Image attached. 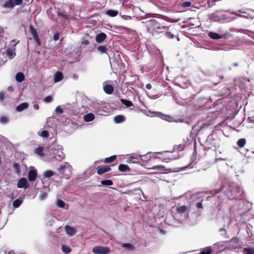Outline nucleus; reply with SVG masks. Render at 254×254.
I'll use <instances>...</instances> for the list:
<instances>
[{
	"label": "nucleus",
	"mask_w": 254,
	"mask_h": 254,
	"mask_svg": "<svg viewBox=\"0 0 254 254\" xmlns=\"http://www.w3.org/2000/svg\"><path fill=\"white\" fill-rule=\"evenodd\" d=\"M244 254H254V249L251 248H245L243 249Z\"/></svg>",
	"instance_id": "obj_35"
},
{
	"label": "nucleus",
	"mask_w": 254,
	"mask_h": 254,
	"mask_svg": "<svg viewBox=\"0 0 254 254\" xmlns=\"http://www.w3.org/2000/svg\"><path fill=\"white\" fill-rule=\"evenodd\" d=\"M219 232L220 233V235L224 238H228L227 231L226 230V229H225V225H224L223 227L220 228L219 229Z\"/></svg>",
	"instance_id": "obj_29"
},
{
	"label": "nucleus",
	"mask_w": 254,
	"mask_h": 254,
	"mask_svg": "<svg viewBox=\"0 0 254 254\" xmlns=\"http://www.w3.org/2000/svg\"><path fill=\"white\" fill-rule=\"evenodd\" d=\"M231 13L232 14H233L236 15H237V16H241V15L240 14H239V13H236V12H231Z\"/></svg>",
	"instance_id": "obj_63"
},
{
	"label": "nucleus",
	"mask_w": 254,
	"mask_h": 254,
	"mask_svg": "<svg viewBox=\"0 0 254 254\" xmlns=\"http://www.w3.org/2000/svg\"><path fill=\"white\" fill-rule=\"evenodd\" d=\"M50 155L53 159L61 161L65 157V154L63 152V148L61 145H55L50 150Z\"/></svg>",
	"instance_id": "obj_3"
},
{
	"label": "nucleus",
	"mask_w": 254,
	"mask_h": 254,
	"mask_svg": "<svg viewBox=\"0 0 254 254\" xmlns=\"http://www.w3.org/2000/svg\"><path fill=\"white\" fill-rule=\"evenodd\" d=\"M118 169L120 171L125 172L127 171H129V167L126 164H121L119 165Z\"/></svg>",
	"instance_id": "obj_25"
},
{
	"label": "nucleus",
	"mask_w": 254,
	"mask_h": 254,
	"mask_svg": "<svg viewBox=\"0 0 254 254\" xmlns=\"http://www.w3.org/2000/svg\"><path fill=\"white\" fill-rule=\"evenodd\" d=\"M59 34L58 33H55L53 36V39L55 41H57L59 39Z\"/></svg>",
	"instance_id": "obj_57"
},
{
	"label": "nucleus",
	"mask_w": 254,
	"mask_h": 254,
	"mask_svg": "<svg viewBox=\"0 0 254 254\" xmlns=\"http://www.w3.org/2000/svg\"><path fill=\"white\" fill-rule=\"evenodd\" d=\"M29 31L31 34L32 35L33 38L34 39L35 42L36 43L37 46H40L41 41L39 38L37 31L31 25L29 26Z\"/></svg>",
	"instance_id": "obj_9"
},
{
	"label": "nucleus",
	"mask_w": 254,
	"mask_h": 254,
	"mask_svg": "<svg viewBox=\"0 0 254 254\" xmlns=\"http://www.w3.org/2000/svg\"><path fill=\"white\" fill-rule=\"evenodd\" d=\"M230 243L234 244L235 247L239 246V239L236 237L233 238L229 242Z\"/></svg>",
	"instance_id": "obj_38"
},
{
	"label": "nucleus",
	"mask_w": 254,
	"mask_h": 254,
	"mask_svg": "<svg viewBox=\"0 0 254 254\" xmlns=\"http://www.w3.org/2000/svg\"><path fill=\"white\" fill-rule=\"evenodd\" d=\"M229 16L226 14L218 15L216 13H213L210 16V20L214 22H223L224 21L228 19Z\"/></svg>",
	"instance_id": "obj_7"
},
{
	"label": "nucleus",
	"mask_w": 254,
	"mask_h": 254,
	"mask_svg": "<svg viewBox=\"0 0 254 254\" xmlns=\"http://www.w3.org/2000/svg\"><path fill=\"white\" fill-rule=\"evenodd\" d=\"M224 160H226V159L218 157V152L217 151H216V157H215V159L214 160V163H216L218 161H224Z\"/></svg>",
	"instance_id": "obj_52"
},
{
	"label": "nucleus",
	"mask_w": 254,
	"mask_h": 254,
	"mask_svg": "<svg viewBox=\"0 0 254 254\" xmlns=\"http://www.w3.org/2000/svg\"><path fill=\"white\" fill-rule=\"evenodd\" d=\"M161 118L169 122H172L174 121L173 118L169 116L163 115Z\"/></svg>",
	"instance_id": "obj_42"
},
{
	"label": "nucleus",
	"mask_w": 254,
	"mask_h": 254,
	"mask_svg": "<svg viewBox=\"0 0 254 254\" xmlns=\"http://www.w3.org/2000/svg\"><path fill=\"white\" fill-rule=\"evenodd\" d=\"M57 16L61 20V21L60 22V23H64L68 19V15L64 14L61 11H58L57 12Z\"/></svg>",
	"instance_id": "obj_13"
},
{
	"label": "nucleus",
	"mask_w": 254,
	"mask_h": 254,
	"mask_svg": "<svg viewBox=\"0 0 254 254\" xmlns=\"http://www.w3.org/2000/svg\"><path fill=\"white\" fill-rule=\"evenodd\" d=\"M47 196V194L46 192H43L40 195V199L41 200H44Z\"/></svg>",
	"instance_id": "obj_54"
},
{
	"label": "nucleus",
	"mask_w": 254,
	"mask_h": 254,
	"mask_svg": "<svg viewBox=\"0 0 254 254\" xmlns=\"http://www.w3.org/2000/svg\"><path fill=\"white\" fill-rule=\"evenodd\" d=\"M165 32V35H166V36L169 38V39H173L174 38V35L173 34H172L171 33L169 32H167L166 31V30Z\"/></svg>",
	"instance_id": "obj_51"
},
{
	"label": "nucleus",
	"mask_w": 254,
	"mask_h": 254,
	"mask_svg": "<svg viewBox=\"0 0 254 254\" xmlns=\"http://www.w3.org/2000/svg\"><path fill=\"white\" fill-rule=\"evenodd\" d=\"M177 158V157H172V156H169V157H168V159H169L170 160H174V159H176Z\"/></svg>",
	"instance_id": "obj_62"
},
{
	"label": "nucleus",
	"mask_w": 254,
	"mask_h": 254,
	"mask_svg": "<svg viewBox=\"0 0 254 254\" xmlns=\"http://www.w3.org/2000/svg\"><path fill=\"white\" fill-rule=\"evenodd\" d=\"M90 43L89 41L87 40H84L82 42V45H88Z\"/></svg>",
	"instance_id": "obj_60"
},
{
	"label": "nucleus",
	"mask_w": 254,
	"mask_h": 254,
	"mask_svg": "<svg viewBox=\"0 0 254 254\" xmlns=\"http://www.w3.org/2000/svg\"><path fill=\"white\" fill-rule=\"evenodd\" d=\"M168 152L167 151H161V152H157L156 153L159 154H163L164 152Z\"/></svg>",
	"instance_id": "obj_64"
},
{
	"label": "nucleus",
	"mask_w": 254,
	"mask_h": 254,
	"mask_svg": "<svg viewBox=\"0 0 254 254\" xmlns=\"http://www.w3.org/2000/svg\"><path fill=\"white\" fill-rule=\"evenodd\" d=\"M23 201V198L22 197H19L15 199L12 203L13 207L14 208L19 207Z\"/></svg>",
	"instance_id": "obj_22"
},
{
	"label": "nucleus",
	"mask_w": 254,
	"mask_h": 254,
	"mask_svg": "<svg viewBox=\"0 0 254 254\" xmlns=\"http://www.w3.org/2000/svg\"><path fill=\"white\" fill-rule=\"evenodd\" d=\"M18 188H24L27 189L28 188L27 186V180L25 178H22L19 180L17 184Z\"/></svg>",
	"instance_id": "obj_12"
},
{
	"label": "nucleus",
	"mask_w": 254,
	"mask_h": 254,
	"mask_svg": "<svg viewBox=\"0 0 254 254\" xmlns=\"http://www.w3.org/2000/svg\"><path fill=\"white\" fill-rule=\"evenodd\" d=\"M37 177V170L34 167H31L28 174V178L29 181H35Z\"/></svg>",
	"instance_id": "obj_10"
},
{
	"label": "nucleus",
	"mask_w": 254,
	"mask_h": 254,
	"mask_svg": "<svg viewBox=\"0 0 254 254\" xmlns=\"http://www.w3.org/2000/svg\"><path fill=\"white\" fill-rule=\"evenodd\" d=\"M104 92L107 94H112L114 91V87L111 84H106L103 86Z\"/></svg>",
	"instance_id": "obj_16"
},
{
	"label": "nucleus",
	"mask_w": 254,
	"mask_h": 254,
	"mask_svg": "<svg viewBox=\"0 0 254 254\" xmlns=\"http://www.w3.org/2000/svg\"><path fill=\"white\" fill-rule=\"evenodd\" d=\"M9 119L6 116H1L0 117V123L1 124H6L8 123Z\"/></svg>",
	"instance_id": "obj_39"
},
{
	"label": "nucleus",
	"mask_w": 254,
	"mask_h": 254,
	"mask_svg": "<svg viewBox=\"0 0 254 254\" xmlns=\"http://www.w3.org/2000/svg\"><path fill=\"white\" fill-rule=\"evenodd\" d=\"M195 206H196V207L198 209H203L202 204V202H197V203H196Z\"/></svg>",
	"instance_id": "obj_56"
},
{
	"label": "nucleus",
	"mask_w": 254,
	"mask_h": 254,
	"mask_svg": "<svg viewBox=\"0 0 254 254\" xmlns=\"http://www.w3.org/2000/svg\"><path fill=\"white\" fill-rule=\"evenodd\" d=\"M111 170V168L107 165H100L97 168V173L98 175H102Z\"/></svg>",
	"instance_id": "obj_11"
},
{
	"label": "nucleus",
	"mask_w": 254,
	"mask_h": 254,
	"mask_svg": "<svg viewBox=\"0 0 254 254\" xmlns=\"http://www.w3.org/2000/svg\"><path fill=\"white\" fill-rule=\"evenodd\" d=\"M43 150L44 148L43 147H38L34 150V152L37 155L43 157L44 156Z\"/></svg>",
	"instance_id": "obj_30"
},
{
	"label": "nucleus",
	"mask_w": 254,
	"mask_h": 254,
	"mask_svg": "<svg viewBox=\"0 0 254 254\" xmlns=\"http://www.w3.org/2000/svg\"><path fill=\"white\" fill-rule=\"evenodd\" d=\"M29 105L27 103L24 102L21 103L16 107V110L17 112H21L24 110L28 108Z\"/></svg>",
	"instance_id": "obj_18"
},
{
	"label": "nucleus",
	"mask_w": 254,
	"mask_h": 254,
	"mask_svg": "<svg viewBox=\"0 0 254 254\" xmlns=\"http://www.w3.org/2000/svg\"><path fill=\"white\" fill-rule=\"evenodd\" d=\"M13 168L14 172L16 174H19L20 173L19 164L17 163H14L13 164Z\"/></svg>",
	"instance_id": "obj_34"
},
{
	"label": "nucleus",
	"mask_w": 254,
	"mask_h": 254,
	"mask_svg": "<svg viewBox=\"0 0 254 254\" xmlns=\"http://www.w3.org/2000/svg\"><path fill=\"white\" fill-rule=\"evenodd\" d=\"M191 3L190 1H185L181 3V6L182 7H188L191 5Z\"/></svg>",
	"instance_id": "obj_47"
},
{
	"label": "nucleus",
	"mask_w": 254,
	"mask_h": 254,
	"mask_svg": "<svg viewBox=\"0 0 254 254\" xmlns=\"http://www.w3.org/2000/svg\"><path fill=\"white\" fill-rule=\"evenodd\" d=\"M165 167L162 165H157L152 167V169L154 170H164Z\"/></svg>",
	"instance_id": "obj_45"
},
{
	"label": "nucleus",
	"mask_w": 254,
	"mask_h": 254,
	"mask_svg": "<svg viewBox=\"0 0 254 254\" xmlns=\"http://www.w3.org/2000/svg\"><path fill=\"white\" fill-rule=\"evenodd\" d=\"M15 79L17 82H21L25 79V76L22 72H18L15 76Z\"/></svg>",
	"instance_id": "obj_27"
},
{
	"label": "nucleus",
	"mask_w": 254,
	"mask_h": 254,
	"mask_svg": "<svg viewBox=\"0 0 254 254\" xmlns=\"http://www.w3.org/2000/svg\"><path fill=\"white\" fill-rule=\"evenodd\" d=\"M145 87L147 89L150 90L151 89V85L150 83H148L146 85Z\"/></svg>",
	"instance_id": "obj_61"
},
{
	"label": "nucleus",
	"mask_w": 254,
	"mask_h": 254,
	"mask_svg": "<svg viewBox=\"0 0 254 254\" xmlns=\"http://www.w3.org/2000/svg\"><path fill=\"white\" fill-rule=\"evenodd\" d=\"M223 188H224V186L222 185L220 189L215 190V192H214V194L218 193L221 190H222L223 189Z\"/></svg>",
	"instance_id": "obj_59"
},
{
	"label": "nucleus",
	"mask_w": 254,
	"mask_h": 254,
	"mask_svg": "<svg viewBox=\"0 0 254 254\" xmlns=\"http://www.w3.org/2000/svg\"><path fill=\"white\" fill-rule=\"evenodd\" d=\"M67 163H65L64 164L61 165L60 167L58 169V170L60 173H63L64 171L66 168Z\"/></svg>",
	"instance_id": "obj_44"
},
{
	"label": "nucleus",
	"mask_w": 254,
	"mask_h": 254,
	"mask_svg": "<svg viewBox=\"0 0 254 254\" xmlns=\"http://www.w3.org/2000/svg\"><path fill=\"white\" fill-rule=\"evenodd\" d=\"M52 100H53V98L51 96H46L44 99V101L45 103H50L51 102H52Z\"/></svg>",
	"instance_id": "obj_50"
},
{
	"label": "nucleus",
	"mask_w": 254,
	"mask_h": 254,
	"mask_svg": "<svg viewBox=\"0 0 254 254\" xmlns=\"http://www.w3.org/2000/svg\"><path fill=\"white\" fill-rule=\"evenodd\" d=\"M97 50L101 54H106L109 57V55L107 53L108 48L106 45H100L97 48Z\"/></svg>",
	"instance_id": "obj_19"
},
{
	"label": "nucleus",
	"mask_w": 254,
	"mask_h": 254,
	"mask_svg": "<svg viewBox=\"0 0 254 254\" xmlns=\"http://www.w3.org/2000/svg\"><path fill=\"white\" fill-rule=\"evenodd\" d=\"M62 249L63 252L66 254H67L71 252L70 248L66 245H63Z\"/></svg>",
	"instance_id": "obj_40"
},
{
	"label": "nucleus",
	"mask_w": 254,
	"mask_h": 254,
	"mask_svg": "<svg viewBox=\"0 0 254 254\" xmlns=\"http://www.w3.org/2000/svg\"><path fill=\"white\" fill-rule=\"evenodd\" d=\"M189 216V210L187 206L182 205L177 208L176 213L174 216V220L181 224Z\"/></svg>",
	"instance_id": "obj_2"
},
{
	"label": "nucleus",
	"mask_w": 254,
	"mask_h": 254,
	"mask_svg": "<svg viewBox=\"0 0 254 254\" xmlns=\"http://www.w3.org/2000/svg\"><path fill=\"white\" fill-rule=\"evenodd\" d=\"M57 205L60 208H63L65 206V203L61 199H58L56 203Z\"/></svg>",
	"instance_id": "obj_43"
},
{
	"label": "nucleus",
	"mask_w": 254,
	"mask_h": 254,
	"mask_svg": "<svg viewBox=\"0 0 254 254\" xmlns=\"http://www.w3.org/2000/svg\"><path fill=\"white\" fill-rule=\"evenodd\" d=\"M84 120L86 122H89L95 119V116L93 113H90L85 115L83 117Z\"/></svg>",
	"instance_id": "obj_21"
},
{
	"label": "nucleus",
	"mask_w": 254,
	"mask_h": 254,
	"mask_svg": "<svg viewBox=\"0 0 254 254\" xmlns=\"http://www.w3.org/2000/svg\"><path fill=\"white\" fill-rule=\"evenodd\" d=\"M146 26L148 32L152 35L163 33L168 29L167 27L161 25L156 19H151L146 22Z\"/></svg>",
	"instance_id": "obj_1"
},
{
	"label": "nucleus",
	"mask_w": 254,
	"mask_h": 254,
	"mask_svg": "<svg viewBox=\"0 0 254 254\" xmlns=\"http://www.w3.org/2000/svg\"><path fill=\"white\" fill-rule=\"evenodd\" d=\"M121 102L123 104L125 105L127 107H130L131 106H133V107L134 106L132 103L129 100H126L124 99H121Z\"/></svg>",
	"instance_id": "obj_31"
},
{
	"label": "nucleus",
	"mask_w": 254,
	"mask_h": 254,
	"mask_svg": "<svg viewBox=\"0 0 254 254\" xmlns=\"http://www.w3.org/2000/svg\"><path fill=\"white\" fill-rule=\"evenodd\" d=\"M54 174H55V173L51 170L47 171L43 174V178L44 179L50 178L51 177H52L53 176H54Z\"/></svg>",
	"instance_id": "obj_32"
},
{
	"label": "nucleus",
	"mask_w": 254,
	"mask_h": 254,
	"mask_svg": "<svg viewBox=\"0 0 254 254\" xmlns=\"http://www.w3.org/2000/svg\"><path fill=\"white\" fill-rule=\"evenodd\" d=\"M4 98V93L3 92L0 93V102L3 101Z\"/></svg>",
	"instance_id": "obj_58"
},
{
	"label": "nucleus",
	"mask_w": 254,
	"mask_h": 254,
	"mask_svg": "<svg viewBox=\"0 0 254 254\" xmlns=\"http://www.w3.org/2000/svg\"><path fill=\"white\" fill-rule=\"evenodd\" d=\"M23 0H5L3 3H0V6L4 9H12L16 5H20Z\"/></svg>",
	"instance_id": "obj_4"
},
{
	"label": "nucleus",
	"mask_w": 254,
	"mask_h": 254,
	"mask_svg": "<svg viewBox=\"0 0 254 254\" xmlns=\"http://www.w3.org/2000/svg\"><path fill=\"white\" fill-rule=\"evenodd\" d=\"M145 154L144 155H138L137 154H130L127 155L128 163H136L138 164L139 162V160H144L142 157H144Z\"/></svg>",
	"instance_id": "obj_6"
},
{
	"label": "nucleus",
	"mask_w": 254,
	"mask_h": 254,
	"mask_svg": "<svg viewBox=\"0 0 254 254\" xmlns=\"http://www.w3.org/2000/svg\"><path fill=\"white\" fill-rule=\"evenodd\" d=\"M246 139L241 138L237 141V144L239 147L242 148V147H244V146L246 144Z\"/></svg>",
	"instance_id": "obj_33"
},
{
	"label": "nucleus",
	"mask_w": 254,
	"mask_h": 254,
	"mask_svg": "<svg viewBox=\"0 0 254 254\" xmlns=\"http://www.w3.org/2000/svg\"><path fill=\"white\" fill-rule=\"evenodd\" d=\"M209 38L214 40H217L223 38V36L213 32H209L208 33Z\"/></svg>",
	"instance_id": "obj_20"
},
{
	"label": "nucleus",
	"mask_w": 254,
	"mask_h": 254,
	"mask_svg": "<svg viewBox=\"0 0 254 254\" xmlns=\"http://www.w3.org/2000/svg\"><path fill=\"white\" fill-rule=\"evenodd\" d=\"M55 112L57 114H61L63 113L64 111H63V109L60 107V106H58V107H56V108L55 109Z\"/></svg>",
	"instance_id": "obj_49"
},
{
	"label": "nucleus",
	"mask_w": 254,
	"mask_h": 254,
	"mask_svg": "<svg viewBox=\"0 0 254 254\" xmlns=\"http://www.w3.org/2000/svg\"><path fill=\"white\" fill-rule=\"evenodd\" d=\"M33 104H34V105H33L34 109L36 110H38L39 109V107L38 102L36 101H34L33 102Z\"/></svg>",
	"instance_id": "obj_55"
},
{
	"label": "nucleus",
	"mask_w": 254,
	"mask_h": 254,
	"mask_svg": "<svg viewBox=\"0 0 254 254\" xmlns=\"http://www.w3.org/2000/svg\"><path fill=\"white\" fill-rule=\"evenodd\" d=\"M106 14L110 17H115L118 14V11L114 9L107 10Z\"/></svg>",
	"instance_id": "obj_28"
},
{
	"label": "nucleus",
	"mask_w": 254,
	"mask_h": 254,
	"mask_svg": "<svg viewBox=\"0 0 254 254\" xmlns=\"http://www.w3.org/2000/svg\"><path fill=\"white\" fill-rule=\"evenodd\" d=\"M237 192L236 194H233L231 190V187L225 191V194L229 199H240V196L244 193V190L241 186L237 187Z\"/></svg>",
	"instance_id": "obj_5"
},
{
	"label": "nucleus",
	"mask_w": 254,
	"mask_h": 254,
	"mask_svg": "<svg viewBox=\"0 0 254 254\" xmlns=\"http://www.w3.org/2000/svg\"><path fill=\"white\" fill-rule=\"evenodd\" d=\"M110 252V249L107 247L96 246L92 249V252L95 254H107Z\"/></svg>",
	"instance_id": "obj_8"
},
{
	"label": "nucleus",
	"mask_w": 254,
	"mask_h": 254,
	"mask_svg": "<svg viewBox=\"0 0 254 254\" xmlns=\"http://www.w3.org/2000/svg\"><path fill=\"white\" fill-rule=\"evenodd\" d=\"M6 55L10 59L14 58L16 56L15 48H8L6 51Z\"/></svg>",
	"instance_id": "obj_17"
},
{
	"label": "nucleus",
	"mask_w": 254,
	"mask_h": 254,
	"mask_svg": "<svg viewBox=\"0 0 254 254\" xmlns=\"http://www.w3.org/2000/svg\"><path fill=\"white\" fill-rule=\"evenodd\" d=\"M184 149V146L182 144H179L174 146V150L177 151H182Z\"/></svg>",
	"instance_id": "obj_48"
},
{
	"label": "nucleus",
	"mask_w": 254,
	"mask_h": 254,
	"mask_svg": "<svg viewBox=\"0 0 254 254\" xmlns=\"http://www.w3.org/2000/svg\"><path fill=\"white\" fill-rule=\"evenodd\" d=\"M121 17L123 19L126 20H130L132 18V17L130 16L126 15H121Z\"/></svg>",
	"instance_id": "obj_53"
},
{
	"label": "nucleus",
	"mask_w": 254,
	"mask_h": 254,
	"mask_svg": "<svg viewBox=\"0 0 254 254\" xmlns=\"http://www.w3.org/2000/svg\"><path fill=\"white\" fill-rule=\"evenodd\" d=\"M125 120V117L122 115H118L114 117V121L115 123L119 124L123 123Z\"/></svg>",
	"instance_id": "obj_23"
},
{
	"label": "nucleus",
	"mask_w": 254,
	"mask_h": 254,
	"mask_svg": "<svg viewBox=\"0 0 254 254\" xmlns=\"http://www.w3.org/2000/svg\"><path fill=\"white\" fill-rule=\"evenodd\" d=\"M117 158L116 155H113L109 157L106 158L104 160V163H110L113 162Z\"/></svg>",
	"instance_id": "obj_36"
},
{
	"label": "nucleus",
	"mask_w": 254,
	"mask_h": 254,
	"mask_svg": "<svg viewBox=\"0 0 254 254\" xmlns=\"http://www.w3.org/2000/svg\"><path fill=\"white\" fill-rule=\"evenodd\" d=\"M65 231L67 235L69 236H72L74 235L76 232L75 230L69 225H66L64 227Z\"/></svg>",
	"instance_id": "obj_14"
},
{
	"label": "nucleus",
	"mask_w": 254,
	"mask_h": 254,
	"mask_svg": "<svg viewBox=\"0 0 254 254\" xmlns=\"http://www.w3.org/2000/svg\"><path fill=\"white\" fill-rule=\"evenodd\" d=\"M38 134L44 138H48L49 136V133L46 130H40L38 132Z\"/></svg>",
	"instance_id": "obj_26"
},
{
	"label": "nucleus",
	"mask_w": 254,
	"mask_h": 254,
	"mask_svg": "<svg viewBox=\"0 0 254 254\" xmlns=\"http://www.w3.org/2000/svg\"><path fill=\"white\" fill-rule=\"evenodd\" d=\"M101 184L103 186H110L113 185V183L111 180H105L102 181Z\"/></svg>",
	"instance_id": "obj_37"
},
{
	"label": "nucleus",
	"mask_w": 254,
	"mask_h": 254,
	"mask_svg": "<svg viewBox=\"0 0 254 254\" xmlns=\"http://www.w3.org/2000/svg\"><path fill=\"white\" fill-rule=\"evenodd\" d=\"M107 35L105 33L101 32L96 36L95 40L97 43H101L106 38Z\"/></svg>",
	"instance_id": "obj_15"
},
{
	"label": "nucleus",
	"mask_w": 254,
	"mask_h": 254,
	"mask_svg": "<svg viewBox=\"0 0 254 254\" xmlns=\"http://www.w3.org/2000/svg\"><path fill=\"white\" fill-rule=\"evenodd\" d=\"M63 78V74L60 71H57L54 77V81L55 82H58L61 81Z\"/></svg>",
	"instance_id": "obj_24"
},
{
	"label": "nucleus",
	"mask_w": 254,
	"mask_h": 254,
	"mask_svg": "<svg viewBox=\"0 0 254 254\" xmlns=\"http://www.w3.org/2000/svg\"><path fill=\"white\" fill-rule=\"evenodd\" d=\"M211 250L210 248H207L200 252V254H211Z\"/></svg>",
	"instance_id": "obj_46"
},
{
	"label": "nucleus",
	"mask_w": 254,
	"mask_h": 254,
	"mask_svg": "<svg viewBox=\"0 0 254 254\" xmlns=\"http://www.w3.org/2000/svg\"><path fill=\"white\" fill-rule=\"evenodd\" d=\"M122 247L128 250H132L133 249V247L132 246V245L128 243L123 244Z\"/></svg>",
	"instance_id": "obj_41"
}]
</instances>
